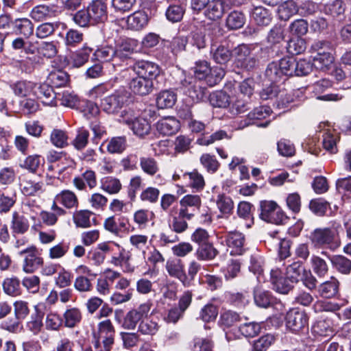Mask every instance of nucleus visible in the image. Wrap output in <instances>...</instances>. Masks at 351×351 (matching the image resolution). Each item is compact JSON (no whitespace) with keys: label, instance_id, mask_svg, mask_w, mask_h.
<instances>
[{"label":"nucleus","instance_id":"1","mask_svg":"<svg viewBox=\"0 0 351 351\" xmlns=\"http://www.w3.org/2000/svg\"><path fill=\"white\" fill-rule=\"evenodd\" d=\"M132 70L136 75L128 83L130 90L135 95L144 96L153 90V80L161 73V68L154 62L140 60L134 64Z\"/></svg>","mask_w":351,"mask_h":351},{"label":"nucleus","instance_id":"2","mask_svg":"<svg viewBox=\"0 0 351 351\" xmlns=\"http://www.w3.org/2000/svg\"><path fill=\"white\" fill-rule=\"evenodd\" d=\"M115 329L110 319L98 323L93 332V343L96 351H110L114 343Z\"/></svg>","mask_w":351,"mask_h":351},{"label":"nucleus","instance_id":"3","mask_svg":"<svg viewBox=\"0 0 351 351\" xmlns=\"http://www.w3.org/2000/svg\"><path fill=\"white\" fill-rule=\"evenodd\" d=\"M310 241L315 247L327 248L335 251L341 245V240L337 228H319L310 235Z\"/></svg>","mask_w":351,"mask_h":351},{"label":"nucleus","instance_id":"4","mask_svg":"<svg viewBox=\"0 0 351 351\" xmlns=\"http://www.w3.org/2000/svg\"><path fill=\"white\" fill-rule=\"evenodd\" d=\"M119 121L127 125L134 134L139 137L147 135L151 130L148 120L138 116V113L130 108L121 112Z\"/></svg>","mask_w":351,"mask_h":351},{"label":"nucleus","instance_id":"5","mask_svg":"<svg viewBox=\"0 0 351 351\" xmlns=\"http://www.w3.org/2000/svg\"><path fill=\"white\" fill-rule=\"evenodd\" d=\"M261 218L269 223L276 225L285 224L288 217L274 201L263 200L260 203Z\"/></svg>","mask_w":351,"mask_h":351},{"label":"nucleus","instance_id":"6","mask_svg":"<svg viewBox=\"0 0 351 351\" xmlns=\"http://www.w3.org/2000/svg\"><path fill=\"white\" fill-rule=\"evenodd\" d=\"M308 317L304 311L297 308L290 309L285 316L287 329L298 334L308 330Z\"/></svg>","mask_w":351,"mask_h":351},{"label":"nucleus","instance_id":"7","mask_svg":"<svg viewBox=\"0 0 351 351\" xmlns=\"http://www.w3.org/2000/svg\"><path fill=\"white\" fill-rule=\"evenodd\" d=\"M255 48L251 45L242 44L234 49V56L237 63L243 68L250 69L254 68L257 59L254 52Z\"/></svg>","mask_w":351,"mask_h":351},{"label":"nucleus","instance_id":"8","mask_svg":"<svg viewBox=\"0 0 351 351\" xmlns=\"http://www.w3.org/2000/svg\"><path fill=\"white\" fill-rule=\"evenodd\" d=\"M271 110L268 106H259L255 108L252 112H250L247 118L241 120L240 124L237 127V129H243L251 124H256L258 127H267L270 121L267 120L263 123H258L256 121L265 119L271 115Z\"/></svg>","mask_w":351,"mask_h":351},{"label":"nucleus","instance_id":"9","mask_svg":"<svg viewBox=\"0 0 351 351\" xmlns=\"http://www.w3.org/2000/svg\"><path fill=\"white\" fill-rule=\"evenodd\" d=\"M24 254L25 255L23 262V271L24 272L27 274L34 273L43 264V258L38 254V251L34 246L19 252V255Z\"/></svg>","mask_w":351,"mask_h":351},{"label":"nucleus","instance_id":"10","mask_svg":"<svg viewBox=\"0 0 351 351\" xmlns=\"http://www.w3.org/2000/svg\"><path fill=\"white\" fill-rule=\"evenodd\" d=\"M125 90H118L101 100V107L108 114H114L121 108L127 101Z\"/></svg>","mask_w":351,"mask_h":351},{"label":"nucleus","instance_id":"11","mask_svg":"<svg viewBox=\"0 0 351 351\" xmlns=\"http://www.w3.org/2000/svg\"><path fill=\"white\" fill-rule=\"evenodd\" d=\"M165 269L171 277L179 280L184 287L190 286V280L186 274L184 265L181 259H168L166 262Z\"/></svg>","mask_w":351,"mask_h":351},{"label":"nucleus","instance_id":"12","mask_svg":"<svg viewBox=\"0 0 351 351\" xmlns=\"http://www.w3.org/2000/svg\"><path fill=\"white\" fill-rule=\"evenodd\" d=\"M180 88L193 101L201 100L204 95V89L197 84L196 80L192 76L184 75V78L180 80Z\"/></svg>","mask_w":351,"mask_h":351},{"label":"nucleus","instance_id":"13","mask_svg":"<svg viewBox=\"0 0 351 351\" xmlns=\"http://www.w3.org/2000/svg\"><path fill=\"white\" fill-rule=\"evenodd\" d=\"M180 204V217L190 219L194 212L199 209L202 201L198 195H186L181 199Z\"/></svg>","mask_w":351,"mask_h":351},{"label":"nucleus","instance_id":"14","mask_svg":"<svg viewBox=\"0 0 351 351\" xmlns=\"http://www.w3.org/2000/svg\"><path fill=\"white\" fill-rule=\"evenodd\" d=\"M86 8L93 25L104 23L107 20V5L103 0L93 1Z\"/></svg>","mask_w":351,"mask_h":351},{"label":"nucleus","instance_id":"15","mask_svg":"<svg viewBox=\"0 0 351 351\" xmlns=\"http://www.w3.org/2000/svg\"><path fill=\"white\" fill-rule=\"evenodd\" d=\"M20 187L23 195L34 196L44 191L45 184L43 181L32 179L27 176H21L20 177Z\"/></svg>","mask_w":351,"mask_h":351},{"label":"nucleus","instance_id":"16","mask_svg":"<svg viewBox=\"0 0 351 351\" xmlns=\"http://www.w3.org/2000/svg\"><path fill=\"white\" fill-rule=\"evenodd\" d=\"M225 242L231 255H241L245 251V237L239 232H231L225 236Z\"/></svg>","mask_w":351,"mask_h":351},{"label":"nucleus","instance_id":"17","mask_svg":"<svg viewBox=\"0 0 351 351\" xmlns=\"http://www.w3.org/2000/svg\"><path fill=\"white\" fill-rule=\"evenodd\" d=\"M332 86V82L328 79H322L316 82L311 86L312 91L319 100L323 101H339L343 98V96L338 93H330L321 95L326 90Z\"/></svg>","mask_w":351,"mask_h":351},{"label":"nucleus","instance_id":"18","mask_svg":"<svg viewBox=\"0 0 351 351\" xmlns=\"http://www.w3.org/2000/svg\"><path fill=\"white\" fill-rule=\"evenodd\" d=\"M270 275L271 282L277 292L287 294L293 287V283L291 282L287 277L284 278L278 268L272 269Z\"/></svg>","mask_w":351,"mask_h":351},{"label":"nucleus","instance_id":"19","mask_svg":"<svg viewBox=\"0 0 351 351\" xmlns=\"http://www.w3.org/2000/svg\"><path fill=\"white\" fill-rule=\"evenodd\" d=\"M121 51H117L111 46H104L98 48L95 52L94 56L95 58L99 62H112L113 68L119 64L121 60Z\"/></svg>","mask_w":351,"mask_h":351},{"label":"nucleus","instance_id":"20","mask_svg":"<svg viewBox=\"0 0 351 351\" xmlns=\"http://www.w3.org/2000/svg\"><path fill=\"white\" fill-rule=\"evenodd\" d=\"M73 186L79 191H84L88 186L93 189L97 186L96 173L91 169H86L81 176H76L73 180Z\"/></svg>","mask_w":351,"mask_h":351},{"label":"nucleus","instance_id":"21","mask_svg":"<svg viewBox=\"0 0 351 351\" xmlns=\"http://www.w3.org/2000/svg\"><path fill=\"white\" fill-rule=\"evenodd\" d=\"M34 96L46 106H56V94L52 87L47 84H36Z\"/></svg>","mask_w":351,"mask_h":351},{"label":"nucleus","instance_id":"22","mask_svg":"<svg viewBox=\"0 0 351 351\" xmlns=\"http://www.w3.org/2000/svg\"><path fill=\"white\" fill-rule=\"evenodd\" d=\"M157 131L165 136H169L176 133L180 128V121L173 117H163L156 123Z\"/></svg>","mask_w":351,"mask_h":351},{"label":"nucleus","instance_id":"23","mask_svg":"<svg viewBox=\"0 0 351 351\" xmlns=\"http://www.w3.org/2000/svg\"><path fill=\"white\" fill-rule=\"evenodd\" d=\"M34 313H33L29 319L26 323L27 330L34 335L39 334L44 328L43 324L44 313L39 308L38 305H35Z\"/></svg>","mask_w":351,"mask_h":351},{"label":"nucleus","instance_id":"24","mask_svg":"<svg viewBox=\"0 0 351 351\" xmlns=\"http://www.w3.org/2000/svg\"><path fill=\"white\" fill-rule=\"evenodd\" d=\"M93 49L84 46L82 48L72 53L68 60L69 66L73 68H80L84 65L88 60Z\"/></svg>","mask_w":351,"mask_h":351},{"label":"nucleus","instance_id":"25","mask_svg":"<svg viewBox=\"0 0 351 351\" xmlns=\"http://www.w3.org/2000/svg\"><path fill=\"white\" fill-rule=\"evenodd\" d=\"M334 60L333 56L329 51L324 50L313 57L312 63L316 69L326 71L332 68Z\"/></svg>","mask_w":351,"mask_h":351},{"label":"nucleus","instance_id":"26","mask_svg":"<svg viewBox=\"0 0 351 351\" xmlns=\"http://www.w3.org/2000/svg\"><path fill=\"white\" fill-rule=\"evenodd\" d=\"M52 6L40 4L34 6L29 12L30 18L36 22L47 21L55 16Z\"/></svg>","mask_w":351,"mask_h":351},{"label":"nucleus","instance_id":"27","mask_svg":"<svg viewBox=\"0 0 351 351\" xmlns=\"http://www.w3.org/2000/svg\"><path fill=\"white\" fill-rule=\"evenodd\" d=\"M241 321V317L236 311L229 309H221L217 322L218 326L223 330L233 326Z\"/></svg>","mask_w":351,"mask_h":351},{"label":"nucleus","instance_id":"28","mask_svg":"<svg viewBox=\"0 0 351 351\" xmlns=\"http://www.w3.org/2000/svg\"><path fill=\"white\" fill-rule=\"evenodd\" d=\"M147 23V14L143 11L134 12L127 17V27L132 30H141Z\"/></svg>","mask_w":351,"mask_h":351},{"label":"nucleus","instance_id":"29","mask_svg":"<svg viewBox=\"0 0 351 351\" xmlns=\"http://www.w3.org/2000/svg\"><path fill=\"white\" fill-rule=\"evenodd\" d=\"M14 29L17 34L22 35L25 38H29L34 34V24L27 18H19L13 21Z\"/></svg>","mask_w":351,"mask_h":351},{"label":"nucleus","instance_id":"30","mask_svg":"<svg viewBox=\"0 0 351 351\" xmlns=\"http://www.w3.org/2000/svg\"><path fill=\"white\" fill-rule=\"evenodd\" d=\"M36 84L31 81H19L11 86L15 95L18 97H28L35 93Z\"/></svg>","mask_w":351,"mask_h":351},{"label":"nucleus","instance_id":"31","mask_svg":"<svg viewBox=\"0 0 351 351\" xmlns=\"http://www.w3.org/2000/svg\"><path fill=\"white\" fill-rule=\"evenodd\" d=\"M177 101V94L172 90H161L156 97V105L158 108H172Z\"/></svg>","mask_w":351,"mask_h":351},{"label":"nucleus","instance_id":"32","mask_svg":"<svg viewBox=\"0 0 351 351\" xmlns=\"http://www.w3.org/2000/svg\"><path fill=\"white\" fill-rule=\"evenodd\" d=\"M339 282L334 277L331 276L328 280L321 283L318 287V292L322 297L332 298L339 290Z\"/></svg>","mask_w":351,"mask_h":351},{"label":"nucleus","instance_id":"33","mask_svg":"<svg viewBox=\"0 0 351 351\" xmlns=\"http://www.w3.org/2000/svg\"><path fill=\"white\" fill-rule=\"evenodd\" d=\"M56 201L68 209L77 208L79 204L76 194L71 190H62L56 194Z\"/></svg>","mask_w":351,"mask_h":351},{"label":"nucleus","instance_id":"34","mask_svg":"<svg viewBox=\"0 0 351 351\" xmlns=\"http://www.w3.org/2000/svg\"><path fill=\"white\" fill-rule=\"evenodd\" d=\"M224 13V2L222 0L210 1L206 10L205 16L210 20L221 19Z\"/></svg>","mask_w":351,"mask_h":351},{"label":"nucleus","instance_id":"35","mask_svg":"<svg viewBox=\"0 0 351 351\" xmlns=\"http://www.w3.org/2000/svg\"><path fill=\"white\" fill-rule=\"evenodd\" d=\"M252 20L258 25H268L272 19L270 12L263 6L255 7L251 13Z\"/></svg>","mask_w":351,"mask_h":351},{"label":"nucleus","instance_id":"36","mask_svg":"<svg viewBox=\"0 0 351 351\" xmlns=\"http://www.w3.org/2000/svg\"><path fill=\"white\" fill-rule=\"evenodd\" d=\"M332 267L343 274H349L351 271V261L343 255H332L329 257Z\"/></svg>","mask_w":351,"mask_h":351},{"label":"nucleus","instance_id":"37","mask_svg":"<svg viewBox=\"0 0 351 351\" xmlns=\"http://www.w3.org/2000/svg\"><path fill=\"white\" fill-rule=\"evenodd\" d=\"M3 291L8 295L17 297L21 295V282L16 277L5 278L2 284Z\"/></svg>","mask_w":351,"mask_h":351},{"label":"nucleus","instance_id":"38","mask_svg":"<svg viewBox=\"0 0 351 351\" xmlns=\"http://www.w3.org/2000/svg\"><path fill=\"white\" fill-rule=\"evenodd\" d=\"M63 317L65 327L73 328L80 323L82 315L79 308L72 307L65 311Z\"/></svg>","mask_w":351,"mask_h":351},{"label":"nucleus","instance_id":"39","mask_svg":"<svg viewBox=\"0 0 351 351\" xmlns=\"http://www.w3.org/2000/svg\"><path fill=\"white\" fill-rule=\"evenodd\" d=\"M211 53L213 60L217 63L221 64L228 62L232 57V52L227 47L222 45L217 47L212 45Z\"/></svg>","mask_w":351,"mask_h":351},{"label":"nucleus","instance_id":"40","mask_svg":"<svg viewBox=\"0 0 351 351\" xmlns=\"http://www.w3.org/2000/svg\"><path fill=\"white\" fill-rule=\"evenodd\" d=\"M219 314L217 306L213 303H208L203 306L198 315V319L204 323H210L215 321Z\"/></svg>","mask_w":351,"mask_h":351},{"label":"nucleus","instance_id":"41","mask_svg":"<svg viewBox=\"0 0 351 351\" xmlns=\"http://www.w3.org/2000/svg\"><path fill=\"white\" fill-rule=\"evenodd\" d=\"M59 22H45L38 25L35 30V36L39 39H45L55 32L59 28Z\"/></svg>","mask_w":351,"mask_h":351},{"label":"nucleus","instance_id":"42","mask_svg":"<svg viewBox=\"0 0 351 351\" xmlns=\"http://www.w3.org/2000/svg\"><path fill=\"white\" fill-rule=\"evenodd\" d=\"M298 8L293 1H287L278 8V15L280 20L287 21L292 16L297 14Z\"/></svg>","mask_w":351,"mask_h":351},{"label":"nucleus","instance_id":"43","mask_svg":"<svg viewBox=\"0 0 351 351\" xmlns=\"http://www.w3.org/2000/svg\"><path fill=\"white\" fill-rule=\"evenodd\" d=\"M141 170L147 175L154 176L159 171L158 162L152 157L143 156L139 159Z\"/></svg>","mask_w":351,"mask_h":351},{"label":"nucleus","instance_id":"44","mask_svg":"<svg viewBox=\"0 0 351 351\" xmlns=\"http://www.w3.org/2000/svg\"><path fill=\"white\" fill-rule=\"evenodd\" d=\"M265 75L267 81L272 84H277L284 77L278 62L269 63L265 70Z\"/></svg>","mask_w":351,"mask_h":351},{"label":"nucleus","instance_id":"45","mask_svg":"<svg viewBox=\"0 0 351 351\" xmlns=\"http://www.w3.org/2000/svg\"><path fill=\"white\" fill-rule=\"evenodd\" d=\"M63 324V319L60 314L51 311L47 313L45 319V328L47 330L58 331Z\"/></svg>","mask_w":351,"mask_h":351},{"label":"nucleus","instance_id":"46","mask_svg":"<svg viewBox=\"0 0 351 351\" xmlns=\"http://www.w3.org/2000/svg\"><path fill=\"white\" fill-rule=\"evenodd\" d=\"M218 252L209 242L199 245L195 255L198 260L210 261L213 260L217 256Z\"/></svg>","mask_w":351,"mask_h":351},{"label":"nucleus","instance_id":"47","mask_svg":"<svg viewBox=\"0 0 351 351\" xmlns=\"http://www.w3.org/2000/svg\"><path fill=\"white\" fill-rule=\"evenodd\" d=\"M304 270L305 268L300 262H294L287 267L286 276L291 282L294 284L300 280Z\"/></svg>","mask_w":351,"mask_h":351},{"label":"nucleus","instance_id":"48","mask_svg":"<svg viewBox=\"0 0 351 351\" xmlns=\"http://www.w3.org/2000/svg\"><path fill=\"white\" fill-rule=\"evenodd\" d=\"M245 22V17L243 12L234 10L232 11L226 18V26L230 29L241 28Z\"/></svg>","mask_w":351,"mask_h":351},{"label":"nucleus","instance_id":"49","mask_svg":"<svg viewBox=\"0 0 351 351\" xmlns=\"http://www.w3.org/2000/svg\"><path fill=\"white\" fill-rule=\"evenodd\" d=\"M185 12V8L181 4L170 5L165 12L166 17L168 21L171 23H177L180 21Z\"/></svg>","mask_w":351,"mask_h":351},{"label":"nucleus","instance_id":"50","mask_svg":"<svg viewBox=\"0 0 351 351\" xmlns=\"http://www.w3.org/2000/svg\"><path fill=\"white\" fill-rule=\"evenodd\" d=\"M101 188L109 194H115L121 190V184L119 179L107 176L101 180Z\"/></svg>","mask_w":351,"mask_h":351},{"label":"nucleus","instance_id":"51","mask_svg":"<svg viewBox=\"0 0 351 351\" xmlns=\"http://www.w3.org/2000/svg\"><path fill=\"white\" fill-rule=\"evenodd\" d=\"M311 264L313 271L319 278H323L328 274V264L319 256L313 255L311 258Z\"/></svg>","mask_w":351,"mask_h":351},{"label":"nucleus","instance_id":"52","mask_svg":"<svg viewBox=\"0 0 351 351\" xmlns=\"http://www.w3.org/2000/svg\"><path fill=\"white\" fill-rule=\"evenodd\" d=\"M254 299L256 304L262 308L268 307L271 302L270 293L260 287H257L254 289Z\"/></svg>","mask_w":351,"mask_h":351},{"label":"nucleus","instance_id":"53","mask_svg":"<svg viewBox=\"0 0 351 351\" xmlns=\"http://www.w3.org/2000/svg\"><path fill=\"white\" fill-rule=\"evenodd\" d=\"M29 228L27 219L17 213H14L12 220V229L14 233L24 234Z\"/></svg>","mask_w":351,"mask_h":351},{"label":"nucleus","instance_id":"54","mask_svg":"<svg viewBox=\"0 0 351 351\" xmlns=\"http://www.w3.org/2000/svg\"><path fill=\"white\" fill-rule=\"evenodd\" d=\"M92 213L88 210H81L73 214V222L77 227L86 228L91 226L90 217Z\"/></svg>","mask_w":351,"mask_h":351},{"label":"nucleus","instance_id":"55","mask_svg":"<svg viewBox=\"0 0 351 351\" xmlns=\"http://www.w3.org/2000/svg\"><path fill=\"white\" fill-rule=\"evenodd\" d=\"M209 102L216 108H226L230 104L229 96L223 91H216L209 96Z\"/></svg>","mask_w":351,"mask_h":351},{"label":"nucleus","instance_id":"56","mask_svg":"<svg viewBox=\"0 0 351 351\" xmlns=\"http://www.w3.org/2000/svg\"><path fill=\"white\" fill-rule=\"evenodd\" d=\"M229 139L230 136L225 130H218L208 136H202L197 139V143L200 145L208 146L213 144L216 141L223 139Z\"/></svg>","mask_w":351,"mask_h":351},{"label":"nucleus","instance_id":"57","mask_svg":"<svg viewBox=\"0 0 351 351\" xmlns=\"http://www.w3.org/2000/svg\"><path fill=\"white\" fill-rule=\"evenodd\" d=\"M184 178H189V186L196 190H202L204 187L205 182L203 176L197 170L185 173L183 175Z\"/></svg>","mask_w":351,"mask_h":351},{"label":"nucleus","instance_id":"58","mask_svg":"<svg viewBox=\"0 0 351 351\" xmlns=\"http://www.w3.org/2000/svg\"><path fill=\"white\" fill-rule=\"evenodd\" d=\"M306 48L305 40L301 37L291 39L287 46L288 53L291 55L300 54L305 51Z\"/></svg>","mask_w":351,"mask_h":351},{"label":"nucleus","instance_id":"59","mask_svg":"<svg viewBox=\"0 0 351 351\" xmlns=\"http://www.w3.org/2000/svg\"><path fill=\"white\" fill-rule=\"evenodd\" d=\"M216 204L220 213L223 215L230 214L234 208V204L232 199L223 194H219L217 195Z\"/></svg>","mask_w":351,"mask_h":351},{"label":"nucleus","instance_id":"60","mask_svg":"<svg viewBox=\"0 0 351 351\" xmlns=\"http://www.w3.org/2000/svg\"><path fill=\"white\" fill-rule=\"evenodd\" d=\"M160 193V190L158 188L148 186L142 191L140 194V199L144 202L155 204L159 199Z\"/></svg>","mask_w":351,"mask_h":351},{"label":"nucleus","instance_id":"61","mask_svg":"<svg viewBox=\"0 0 351 351\" xmlns=\"http://www.w3.org/2000/svg\"><path fill=\"white\" fill-rule=\"evenodd\" d=\"M152 215L153 213L147 209H139L133 215L134 222L139 228H144L147 226Z\"/></svg>","mask_w":351,"mask_h":351},{"label":"nucleus","instance_id":"62","mask_svg":"<svg viewBox=\"0 0 351 351\" xmlns=\"http://www.w3.org/2000/svg\"><path fill=\"white\" fill-rule=\"evenodd\" d=\"M51 143L58 148H63L68 145V136L65 132L54 129L50 136Z\"/></svg>","mask_w":351,"mask_h":351},{"label":"nucleus","instance_id":"63","mask_svg":"<svg viewBox=\"0 0 351 351\" xmlns=\"http://www.w3.org/2000/svg\"><path fill=\"white\" fill-rule=\"evenodd\" d=\"M228 106L230 107V112L234 115L243 113L247 109V101L241 98L240 95L232 97Z\"/></svg>","mask_w":351,"mask_h":351},{"label":"nucleus","instance_id":"64","mask_svg":"<svg viewBox=\"0 0 351 351\" xmlns=\"http://www.w3.org/2000/svg\"><path fill=\"white\" fill-rule=\"evenodd\" d=\"M274 341L275 337L273 335L267 334L254 342L253 349L254 351H265L274 343Z\"/></svg>","mask_w":351,"mask_h":351}]
</instances>
